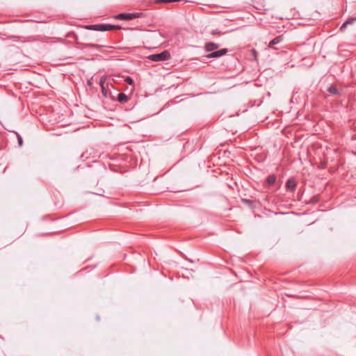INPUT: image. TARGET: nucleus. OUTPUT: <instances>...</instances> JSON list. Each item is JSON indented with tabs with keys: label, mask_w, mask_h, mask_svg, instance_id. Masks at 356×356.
Segmentation results:
<instances>
[{
	"label": "nucleus",
	"mask_w": 356,
	"mask_h": 356,
	"mask_svg": "<svg viewBox=\"0 0 356 356\" xmlns=\"http://www.w3.org/2000/svg\"><path fill=\"white\" fill-rule=\"evenodd\" d=\"M118 100L121 103H126L128 102V97L124 93L120 92L118 94Z\"/></svg>",
	"instance_id": "6e6552de"
},
{
	"label": "nucleus",
	"mask_w": 356,
	"mask_h": 356,
	"mask_svg": "<svg viewBox=\"0 0 356 356\" xmlns=\"http://www.w3.org/2000/svg\"><path fill=\"white\" fill-rule=\"evenodd\" d=\"M143 16V13H120L115 17L117 19L120 20H131L136 18H139Z\"/></svg>",
	"instance_id": "7ed1b4c3"
},
{
	"label": "nucleus",
	"mask_w": 356,
	"mask_h": 356,
	"mask_svg": "<svg viewBox=\"0 0 356 356\" xmlns=\"http://www.w3.org/2000/svg\"><path fill=\"white\" fill-rule=\"evenodd\" d=\"M170 58V53L167 51H162L159 54H152L148 56V58L152 61H165Z\"/></svg>",
	"instance_id": "f03ea898"
},
{
	"label": "nucleus",
	"mask_w": 356,
	"mask_h": 356,
	"mask_svg": "<svg viewBox=\"0 0 356 356\" xmlns=\"http://www.w3.org/2000/svg\"><path fill=\"white\" fill-rule=\"evenodd\" d=\"M180 1L181 0H159L158 1L160 3H168L177 2V1Z\"/></svg>",
	"instance_id": "f8f14e48"
},
{
	"label": "nucleus",
	"mask_w": 356,
	"mask_h": 356,
	"mask_svg": "<svg viewBox=\"0 0 356 356\" xmlns=\"http://www.w3.org/2000/svg\"><path fill=\"white\" fill-rule=\"evenodd\" d=\"M282 40V36L280 35V36H277L276 38H275L273 40H272L270 42H269V44H268V47L269 48H273L274 49H277L276 47H275L274 46L275 44H279L280 42H281V41Z\"/></svg>",
	"instance_id": "0eeeda50"
},
{
	"label": "nucleus",
	"mask_w": 356,
	"mask_h": 356,
	"mask_svg": "<svg viewBox=\"0 0 356 356\" xmlns=\"http://www.w3.org/2000/svg\"><path fill=\"white\" fill-rule=\"evenodd\" d=\"M276 181V177L275 175H269L267 178L266 182L268 186H273Z\"/></svg>",
	"instance_id": "9d476101"
},
{
	"label": "nucleus",
	"mask_w": 356,
	"mask_h": 356,
	"mask_svg": "<svg viewBox=\"0 0 356 356\" xmlns=\"http://www.w3.org/2000/svg\"><path fill=\"white\" fill-rule=\"evenodd\" d=\"M124 81H125V82H126L127 83H128V84H129V85H132V84H133V83H134L133 79H132L130 76H127V77L125 78V80H124Z\"/></svg>",
	"instance_id": "ddd939ff"
},
{
	"label": "nucleus",
	"mask_w": 356,
	"mask_h": 356,
	"mask_svg": "<svg viewBox=\"0 0 356 356\" xmlns=\"http://www.w3.org/2000/svg\"><path fill=\"white\" fill-rule=\"evenodd\" d=\"M219 33V31L218 30H213L212 31V34H218Z\"/></svg>",
	"instance_id": "2eb2a0df"
},
{
	"label": "nucleus",
	"mask_w": 356,
	"mask_h": 356,
	"mask_svg": "<svg viewBox=\"0 0 356 356\" xmlns=\"http://www.w3.org/2000/svg\"><path fill=\"white\" fill-rule=\"evenodd\" d=\"M90 47H96V45L94 44H90Z\"/></svg>",
	"instance_id": "dca6fc26"
},
{
	"label": "nucleus",
	"mask_w": 356,
	"mask_h": 356,
	"mask_svg": "<svg viewBox=\"0 0 356 356\" xmlns=\"http://www.w3.org/2000/svg\"><path fill=\"white\" fill-rule=\"evenodd\" d=\"M219 47V44L214 42H207L205 44V50L208 52L213 51Z\"/></svg>",
	"instance_id": "423d86ee"
},
{
	"label": "nucleus",
	"mask_w": 356,
	"mask_h": 356,
	"mask_svg": "<svg viewBox=\"0 0 356 356\" xmlns=\"http://www.w3.org/2000/svg\"><path fill=\"white\" fill-rule=\"evenodd\" d=\"M328 92L331 93L332 95H339V90L336 88L334 86H330L328 89Z\"/></svg>",
	"instance_id": "1a4fd4ad"
},
{
	"label": "nucleus",
	"mask_w": 356,
	"mask_h": 356,
	"mask_svg": "<svg viewBox=\"0 0 356 356\" xmlns=\"http://www.w3.org/2000/svg\"><path fill=\"white\" fill-rule=\"evenodd\" d=\"M15 134H16L17 138L18 145H19V147H22V145H23V139L22 138V136L17 132H15Z\"/></svg>",
	"instance_id": "9b49d317"
},
{
	"label": "nucleus",
	"mask_w": 356,
	"mask_h": 356,
	"mask_svg": "<svg viewBox=\"0 0 356 356\" xmlns=\"http://www.w3.org/2000/svg\"><path fill=\"white\" fill-rule=\"evenodd\" d=\"M296 187V182L293 179H289L286 184V188L290 191H294Z\"/></svg>",
	"instance_id": "39448f33"
},
{
	"label": "nucleus",
	"mask_w": 356,
	"mask_h": 356,
	"mask_svg": "<svg viewBox=\"0 0 356 356\" xmlns=\"http://www.w3.org/2000/svg\"><path fill=\"white\" fill-rule=\"evenodd\" d=\"M86 29L98 31H108L111 30L120 29V26L106 24H99L95 25H89L86 26Z\"/></svg>",
	"instance_id": "f257e3e1"
},
{
	"label": "nucleus",
	"mask_w": 356,
	"mask_h": 356,
	"mask_svg": "<svg viewBox=\"0 0 356 356\" xmlns=\"http://www.w3.org/2000/svg\"><path fill=\"white\" fill-rule=\"evenodd\" d=\"M227 53V49H220L218 51H216L211 52V54H209L207 56V58H219V57H220L222 56L225 55Z\"/></svg>",
	"instance_id": "20e7f679"
},
{
	"label": "nucleus",
	"mask_w": 356,
	"mask_h": 356,
	"mask_svg": "<svg viewBox=\"0 0 356 356\" xmlns=\"http://www.w3.org/2000/svg\"><path fill=\"white\" fill-rule=\"evenodd\" d=\"M350 23H351V22H350V21H346V22H344V23L342 24V26H341V29L342 30L343 29L346 28V26H347L348 24H350Z\"/></svg>",
	"instance_id": "4468645a"
}]
</instances>
